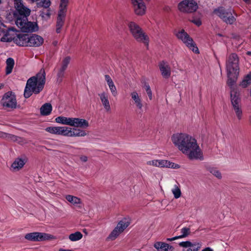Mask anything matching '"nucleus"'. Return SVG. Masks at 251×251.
Segmentation results:
<instances>
[{"label": "nucleus", "mask_w": 251, "mask_h": 251, "mask_svg": "<svg viewBox=\"0 0 251 251\" xmlns=\"http://www.w3.org/2000/svg\"><path fill=\"white\" fill-rule=\"evenodd\" d=\"M231 101L236 117L238 120H241L242 117V110L240 104L239 93L234 89L231 92Z\"/></svg>", "instance_id": "obj_11"}, {"label": "nucleus", "mask_w": 251, "mask_h": 251, "mask_svg": "<svg viewBox=\"0 0 251 251\" xmlns=\"http://www.w3.org/2000/svg\"><path fill=\"white\" fill-rule=\"evenodd\" d=\"M72 126L85 128L89 126V123L85 119L73 118Z\"/></svg>", "instance_id": "obj_22"}, {"label": "nucleus", "mask_w": 251, "mask_h": 251, "mask_svg": "<svg viewBox=\"0 0 251 251\" xmlns=\"http://www.w3.org/2000/svg\"><path fill=\"white\" fill-rule=\"evenodd\" d=\"M130 220L129 218H124L120 221L117 226L109 235L107 239L114 240L124 230L129 226Z\"/></svg>", "instance_id": "obj_9"}, {"label": "nucleus", "mask_w": 251, "mask_h": 251, "mask_svg": "<svg viewBox=\"0 0 251 251\" xmlns=\"http://www.w3.org/2000/svg\"><path fill=\"white\" fill-rule=\"evenodd\" d=\"M175 35L176 37L180 40L188 48L195 53H199V49L196 46V44L193 40L185 31L184 29H181L178 31H176Z\"/></svg>", "instance_id": "obj_6"}, {"label": "nucleus", "mask_w": 251, "mask_h": 251, "mask_svg": "<svg viewBox=\"0 0 251 251\" xmlns=\"http://www.w3.org/2000/svg\"><path fill=\"white\" fill-rule=\"evenodd\" d=\"M83 237L82 234L79 231H76L74 233L70 234L69 239L73 242H75L80 240Z\"/></svg>", "instance_id": "obj_33"}, {"label": "nucleus", "mask_w": 251, "mask_h": 251, "mask_svg": "<svg viewBox=\"0 0 251 251\" xmlns=\"http://www.w3.org/2000/svg\"><path fill=\"white\" fill-rule=\"evenodd\" d=\"M65 198L69 202L72 204L75 205L78 207H81L79 204H81L82 201L79 198L71 195H68L66 196Z\"/></svg>", "instance_id": "obj_28"}, {"label": "nucleus", "mask_w": 251, "mask_h": 251, "mask_svg": "<svg viewBox=\"0 0 251 251\" xmlns=\"http://www.w3.org/2000/svg\"><path fill=\"white\" fill-rule=\"evenodd\" d=\"M2 29L3 31L1 32V35H3V36L1 38L0 41L3 42H9L13 40L14 42L17 34V30L14 27L6 28L3 24Z\"/></svg>", "instance_id": "obj_13"}, {"label": "nucleus", "mask_w": 251, "mask_h": 251, "mask_svg": "<svg viewBox=\"0 0 251 251\" xmlns=\"http://www.w3.org/2000/svg\"><path fill=\"white\" fill-rule=\"evenodd\" d=\"M57 81L61 82L62 81L63 78L64 76V73L60 71L58 72L57 75Z\"/></svg>", "instance_id": "obj_44"}, {"label": "nucleus", "mask_w": 251, "mask_h": 251, "mask_svg": "<svg viewBox=\"0 0 251 251\" xmlns=\"http://www.w3.org/2000/svg\"><path fill=\"white\" fill-rule=\"evenodd\" d=\"M238 62V57L237 54L235 53L231 54L227 57L226 62V68L229 76L232 74H234L235 76L238 75L239 73Z\"/></svg>", "instance_id": "obj_5"}, {"label": "nucleus", "mask_w": 251, "mask_h": 251, "mask_svg": "<svg viewBox=\"0 0 251 251\" xmlns=\"http://www.w3.org/2000/svg\"><path fill=\"white\" fill-rule=\"evenodd\" d=\"M131 2L136 15L142 16L145 14L146 6L143 0H132Z\"/></svg>", "instance_id": "obj_17"}, {"label": "nucleus", "mask_w": 251, "mask_h": 251, "mask_svg": "<svg viewBox=\"0 0 251 251\" xmlns=\"http://www.w3.org/2000/svg\"><path fill=\"white\" fill-rule=\"evenodd\" d=\"M159 67L162 76L168 78L171 75V70L168 63L162 61L159 63Z\"/></svg>", "instance_id": "obj_20"}, {"label": "nucleus", "mask_w": 251, "mask_h": 251, "mask_svg": "<svg viewBox=\"0 0 251 251\" xmlns=\"http://www.w3.org/2000/svg\"><path fill=\"white\" fill-rule=\"evenodd\" d=\"M213 13L227 24H232L236 20L231 9H226L223 7H219L215 9Z\"/></svg>", "instance_id": "obj_7"}, {"label": "nucleus", "mask_w": 251, "mask_h": 251, "mask_svg": "<svg viewBox=\"0 0 251 251\" xmlns=\"http://www.w3.org/2000/svg\"><path fill=\"white\" fill-rule=\"evenodd\" d=\"M251 83V74H248L245 79L241 82L240 85L243 88L247 87Z\"/></svg>", "instance_id": "obj_36"}, {"label": "nucleus", "mask_w": 251, "mask_h": 251, "mask_svg": "<svg viewBox=\"0 0 251 251\" xmlns=\"http://www.w3.org/2000/svg\"><path fill=\"white\" fill-rule=\"evenodd\" d=\"M1 104L5 109H16L17 102L15 94L11 91L4 94L1 100Z\"/></svg>", "instance_id": "obj_8"}, {"label": "nucleus", "mask_w": 251, "mask_h": 251, "mask_svg": "<svg viewBox=\"0 0 251 251\" xmlns=\"http://www.w3.org/2000/svg\"><path fill=\"white\" fill-rule=\"evenodd\" d=\"M73 118H68L63 116H59L55 118V121L57 123L72 126Z\"/></svg>", "instance_id": "obj_29"}, {"label": "nucleus", "mask_w": 251, "mask_h": 251, "mask_svg": "<svg viewBox=\"0 0 251 251\" xmlns=\"http://www.w3.org/2000/svg\"><path fill=\"white\" fill-rule=\"evenodd\" d=\"M46 82V73L42 69L35 75L30 77L26 82L24 90V97L27 99L32 94H38L42 91Z\"/></svg>", "instance_id": "obj_3"}, {"label": "nucleus", "mask_w": 251, "mask_h": 251, "mask_svg": "<svg viewBox=\"0 0 251 251\" xmlns=\"http://www.w3.org/2000/svg\"><path fill=\"white\" fill-rule=\"evenodd\" d=\"M71 58L69 56H67L62 60L61 66L67 69V67L70 62Z\"/></svg>", "instance_id": "obj_40"}, {"label": "nucleus", "mask_w": 251, "mask_h": 251, "mask_svg": "<svg viewBox=\"0 0 251 251\" xmlns=\"http://www.w3.org/2000/svg\"><path fill=\"white\" fill-rule=\"evenodd\" d=\"M73 129L70 127H63L62 135L67 137H72Z\"/></svg>", "instance_id": "obj_38"}, {"label": "nucleus", "mask_w": 251, "mask_h": 251, "mask_svg": "<svg viewBox=\"0 0 251 251\" xmlns=\"http://www.w3.org/2000/svg\"><path fill=\"white\" fill-rule=\"evenodd\" d=\"M16 142L20 144H25V139L21 138V137H17V140H16Z\"/></svg>", "instance_id": "obj_47"}, {"label": "nucleus", "mask_w": 251, "mask_h": 251, "mask_svg": "<svg viewBox=\"0 0 251 251\" xmlns=\"http://www.w3.org/2000/svg\"><path fill=\"white\" fill-rule=\"evenodd\" d=\"M45 130L50 133L56 134V127H48Z\"/></svg>", "instance_id": "obj_43"}, {"label": "nucleus", "mask_w": 251, "mask_h": 251, "mask_svg": "<svg viewBox=\"0 0 251 251\" xmlns=\"http://www.w3.org/2000/svg\"><path fill=\"white\" fill-rule=\"evenodd\" d=\"M85 135H86V133L85 131L79 129H73L72 137H82Z\"/></svg>", "instance_id": "obj_35"}, {"label": "nucleus", "mask_w": 251, "mask_h": 251, "mask_svg": "<svg viewBox=\"0 0 251 251\" xmlns=\"http://www.w3.org/2000/svg\"><path fill=\"white\" fill-rule=\"evenodd\" d=\"M192 22L197 26H200L201 25V22L200 19H194L192 20Z\"/></svg>", "instance_id": "obj_48"}, {"label": "nucleus", "mask_w": 251, "mask_h": 251, "mask_svg": "<svg viewBox=\"0 0 251 251\" xmlns=\"http://www.w3.org/2000/svg\"><path fill=\"white\" fill-rule=\"evenodd\" d=\"M6 74H10L13 70L14 65V60L12 58H8L6 61Z\"/></svg>", "instance_id": "obj_31"}, {"label": "nucleus", "mask_w": 251, "mask_h": 251, "mask_svg": "<svg viewBox=\"0 0 251 251\" xmlns=\"http://www.w3.org/2000/svg\"><path fill=\"white\" fill-rule=\"evenodd\" d=\"M181 234L179 236H175L171 238H167V241H172L176 239L183 238L187 237L190 234V229L188 227H183L181 229Z\"/></svg>", "instance_id": "obj_27"}, {"label": "nucleus", "mask_w": 251, "mask_h": 251, "mask_svg": "<svg viewBox=\"0 0 251 251\" xmlns=\"http://www.w3.org/2000/svg\"><path fill=\"white\" fill-rule=\"evenodd\" d=\"M68 4V3H64L63 2H60V9L58 13L56 25V32L57 33L61 32V29L64 25Z\"/></svg>", "instance_id": "obj_12"}, {"label": "nucleus", "mask_w": 251, "mask_h": 251, "mask_svg": "<svg viewBox=\"0 0 251 251\" xmlns=\"http://www.w3.org/2000/svg\"><path fill=\"white\" fill-rule=\"evenodd\" d=\"M147 164L158 167H166L173 169H178L180 167L178 164L166 160H153L147 162Z\"/></svg>", "instance_id": "obj_14"}, {"label": "nucleus", "mask_w": 251, "mask_h": 251, "mask_svg": "<svg viewBox=\"0 0 251 251\" xmlns=\"http://www.w3.org/2000/svg\"><path fill=\"white\" fill-rule=\"evenodd\" d=\"M128 27L132 36L137 42L142 43L146 46L149 45V37L138 25L135 22H130Z\"/></svg>", "instance_id": "obj_4"}, {"label": "nucleus", "mask_w": 251, "mask_h": 251, "mask_svg": "<svg viewBox=\"0 0 251 251\" xmlns=\"http://www.w3.org/2000/svg\"><path fill=\"white\" fill-rule=\"evenodd\" d=\"M237 76L238 75H237L236 76H235L234 74L230 75L229 76H228V79L227 83L228 85L230 87V89H231L230 93L231 92V91L233 90V89L235 90V91H236L237 92H238L237 89H235L234 87V84L235 82V80L234 79L232 78V77H233V78H237Z\"/></svg>", "instance_id": "obj_34"}, {"label": "nucleus", "mask_w": 251, "mask_h": 251, "mask_svg": "<svg viewBox=\"0 0 251 251\" xmlns=\"http://www.w3.org/2000/svg\"><path fill=\"white\" fill-rule=\"evenodd\" d=\"M52 111V106L50 103H46L40 108V113L42 115L47 116L50 114Z\"/></svg>", "instance_id": "obj_30"}, {"label": "nucleus", "mask_w": 251, "mask_h": 251, "mask_svg": "<svg viewBox=\"0 0 251 251\" xmlns=\"http://www.w3.org/2000/svg\"><path fill=\"white\" fill-rule=\"evenodd\" d=\"M60 2H63L64 3H69V0H60Z\"/></svg>", "instance_id": "obj_54"}, {"label": "nucleus", "mask_w": 251, "mask_h": 251, "mask_svg": "<svg viewBox=\"0 0 251 251\" xmlns=\"http://www.w3.org/2000/svg\"><path fill=\"white\" fill-rule=\"evenodd\" d=\"M40 15L44 19H49L50 17V13L49 9H46L45 11H42L40 14Z\"/></svg>", "instance_id": "obj_42"}, {"label": "nucleus", "mask_w": 251, "mask_h": 251, "mask_svg": "<svg viewBox=\"0 0 251 251\" xmlns=\"http://www.w3.org/2000/svg\"><path fill=\"white\" fill-rule=\"evenodd\" d=\"M30 2H34L39 1L38 2L39 7H43L45 8H48L50 6V2L49 0H28Z\"/></svg>", "instance_id": "obj_32"}, {"label": "nucleus", "mask_w": 251, "mask_h": 251, "mask_svg": "<svg viewBox=\"0 0 251 251\" xmlns=\"http://www.w3.org/2000/svg\"><path fill=\"white\" fill-rule=\"evenodd\" d=\"M243 0L246 2H248V3L251 2V0Z\"/></svg>", "instance_id": "obj_56"}, {"label": "nucleus", "mask_w": 251, "mask_h": 251, "mask_svg": "<svg viewBox=\"0 0 251 251\" xmlns=\"http://www.w3.org/2000/svg\"><path fill=\"white\" fill-rule=\"evenodd\" d=\"M25 238L31 241H42L51 239L52 237L47 233L36 232L26 234Z\"/></svg>", "instance_id": "obj_15"}, {"label": "nucleus", "mask_w": 251, "mask_h": 251, "mask_svg": "<svg viewBox=\"0 0 251 251\" xmlns=\"http://www.w3.org/2000/svg\"><path fill=\"white\" fill-rule=\"evenodd\" d=\"M173 143L190 159L203 160V154L196 140L185 133H177L172 135Z\"/></svg>", "instance_id": "obj_1"}, {"label": "nucleus", "mask_w": 251, "mask_h": 251, "mask_svg": "<svg viewBox=\"0 0 251 251\" xmlns=\"http://www.w3.org/2000/svg\"><path fill=\"white\" fill-rule=\"evenodd\" d=\"M28 34H17L14 43L19 46L28 47Z\"/></svg>", "instance_id": "obj_19"}, {"label": "nucleus", "mask_w": 251, "mask_h": 251, "mask_svg": "<svg viewBox=\"0 0 251 251\" xmlns=\"http://www.w3.org/2000/svg\"><path fill=\"white\" fill-rule=\"evenodd\" d=\"M101 103L104 107L106 111H109L111 109L110 103L108 100V95L104 92H103L99 95Z\"/></svg>", "instance_id": "obj_25"}, {"label": "nucleus", "mask_w": 251, "mask_h": 251, "mask_svg": "<svg viewBox=\"0 0 251 251\" xmlns=\"http://www.w3.org/2000/svg\"><path fill=\"white\" fill-rule=\"evenodd\" d=\"M28 42V46L29 47H39L41 46L44 42L43 38L38 35L32 34L29 35Z\"/></svg>", "instance_id": "obj_18"}, {"label": "nucleus", "mask_w": 251, "mask_h": 251, "mask_svg": "<svg viewBox=\"0 0 251 251\" xmlns=\"http://www.w3.org/2000/svg\"><path fill=\"white\" fill-rule=\"evenodd\" d=\"M179 246L183 248L182 251H198L201 247L200 242L192 243L189 241L181 242Z\"/></svg>", "instance_id": "obj_16"}, {"label": "nucleus", "mask_w": 251, "mask_h": 251, "mask_svg": "<svg viewBox=\"0 0 251 251\" xmlns=\"http://www.w3.org/2000/svg\"><path fill=\"white\" fill-rule=\"evenodd\" d=\"M172 192L175 199H178L181 196V192L177 185H175Z\"/></svg>", "instance_id": "obj_37"}, {"label": "nucleus", "mask_w": 251, "mask_h": 251, "mask_svg": "<svg viewBox=\"0 0 251 251\" xmlns=\"http://www.w3.org/2000/svg\"><path fill=\"white\" fill-rule=\"evenodd\" d=\"M104 77H105V81H106L107 85L109 86V88L110 89V90L111 92L112 95L114 97H116L118 95V92L117 91L116 87L115 85H114L113 80H112L110 76L108 75H105Z\"/></svg>", "instance_id": "obj_26"}, {"label": "nucleus", "mask_w": 251, "mask_h": 251, "mask_svg": "<svg viewBox=\"0 0 251 251\" xmlns=\"http://www.w3.org/2000/svg\"><path fill=\"white\" fill-rule=\"evenodd\" d=\"M14 6L19 13L15 24L21 31L33 32L37 31L38 27L36 23L28 21L27 17L30 15L31 11L23 5L22 0H15Z\"/></svg>", "instance_id": "obj_2"}, {"label": "nucleus", "mask_w": 251, "mask_h": 251, "mask_svg": "<svg viewBox=\"0 0 251 251\" xmlns=\"http://www.w3.org/2000/svg\"><path fill=\"white\" fill-rule=\"evenodd\" d=\"M154 247L158 251H173L174 248L170 246L169 244L161 242H157L154 245Z\"/></svg>", "instance_id": "obj_23"}, {"label": "nucleus", "mask_w": 251, "mask_h": 251, "mask_svg": "<svg viewBox=\"0 0 251 251\" xmlns=\"http://www.w3.org/2000/svg\"><path fill=\"white\" fill-rule=\"evenodd\" d=\"M66 70V68L61 66L60 68L59 69V71H60V72H63L64 73L65 72V71Z\"/></svg>", "instance_id": "obj_53"}, {"label": "nucleus", "mask_w": 251, "mask_h": 251, "mask_svg": "<svg viewBox=\"0 0 251 251\" xmlns=\"http://www.w3.org/2000/svg\"><path fill=\"white\" fill-rule=\"evenodd\" d=\"M80 159L83 162H86L88 160V157L85 155H82L80 157Z\"/></svg>", "instance_id": "obj_50"}, {"label": "nucleus", "mask_w": 251, "mask_h": 251, "mask_svg": "<svg viewBox=\"0 0 251 251\" xmlns=\"http://www.w3.org/2000/svg\"><path fill=\"white\" fill-rule=\"evenodd\" d=\"M210 173L219 179H221L222 177L221 173L219 170L217 169H211L210 171Z\"/></svg>", "instance_id": "obj_41"}, {"label": "nucleus", "mask_w": 251, "mask_h": 251, "mask_svg": "<svg viewBox=\"0 0 251 251\" xmlns=\"http://www.w3.org/2000/svg\"><path fill=\"white\" fill-rule=\"evenodd\" d=\"M247 54H249V55H251V52H250V51H248V52H247Z\"/></svg>", "instance_id": "obj_57"}, {"label": "nucleus", "mask_w": 251, "mask_h": 251, "mask_svg": "<svg viewBox=\"0 0 251 251\" xmlns=\"http://www.w3.org/2000/svg\"><path fill=\"white\" fill-rule=\"evenodd\" d=\"M26 162V159L25 157H18L15 159L12 164L11 169L13 171H18L24 167Z\"/></svg>", "instance_id": "obj_21"}, {"label": "nucleus", "mask_w": 251, "mask_h": 251, "mask_svg": "<svg viewBox=\"0 0 251 251\" xmlns=\"http://www.w3.org/2000/svg\"><path fill=\"white\" fill-rule=\"evenodd\" d=\"M8 133L3 132L0 131V137L5 139L7 140Z\"/></svg>", "instance_id": "obj_49"}, {"label": "nucleus", "mask_w": 251, "mask_h": 251, "mask_svg": "<svg viewBox=\"0 0 251 251\" xmlns=\"http://www.w3.org/2000/svg\"><path fill=\"white\" fill-rule=\"evenodd\" d=\"M144 88L150 100H151L152 99V94L150 86L148 84H145Z\"/></svg>", "instance_id": "obj_39"}, {"label": "nucleus", "mask_w": 251, "mask_h": 251, "mask_svg": "<svg viewBox=\"0 0 251 251\" xmlns=\"http://www.w3.org/2000/svg\"><path fill=\"white\" fill-rule=\"evenodd\" d=\"M3 23L0 21V36L1 35V32L3 30L2 29Z\"/></svg>", "instance_id": "obj_52"}, {"label": "nucleus", "mask_w": 251, "mask_h": 251, "mask_svg": "<svg viewBox=\"0 0 251 251\" xmlns=\"http://www.w3.org/2000/svg\"><path fill=\"white\" fill-rule=\"evenodd\" d=\"M63 126H56V134L62 135Z\"/></svg>", "instance_id": "obj_46"}, {"label": "nucleus", "mask_w": 251, "mask_h": 251, "mask_svg": "<svg viewBox=\"0 0 251 251\" xmlns=\"http://www.w3.org/2000/svg\"><path fill=\"white\" fill-rule=\"evenodd\" d=\"M131 99L133 100L134 104L139 109L143 107L142 99L136 91H133L130 93Z\"/></svg>", "instance_id": "obj_24"}, {"label": "nucleus", "mask_w": 251, "mask_h": 251, "mask_svg": "<svg viewBox=\"0 0 251 251\" xmlns=\"http://www.w3.org/2000/svg\"><path fill=\"white\" fill-rule=\"evenodd\" d=\"M201 251H214L210 247H207L203 249Z\"/></svg>", "instance_id": "obj_51"}, {"label": "nucleus", "mask_w": 251, "mask_h": 251, "mask_svg": "<svg viewBox=\"0 0 251 251\" xmlns=\"http://www.w3.org/2000/svg\"><path fill=\"white\" fill-rule=\"evenodd\" d=\"M3 86H4V84L0 83V89H1L2 88H3Z\"/></svg>", "instance_id": "obj_55"}, {"label": "nucleus", "mask_w": 251, "mask_h": 251, "mask_svg": "<svg viewBox=\"0 0 251 251\" xmlns=\"http://www.w3.org/2000/svg\"><path fill=\"white\" fill-rule=\"evenodd\" d=\"M177 8L181 12L192 13L198 9V4L194 0H183L178 4Z\"/></svg>", "instance_id": "obj_10"}, {"label": "nucleus", "mask_w": 251, "mask_h": 251, "mask_svg": "<svg viewBox=\"0 0 251 251\" xmlns=\"http://www.w3.org/2000/svg\"><path fill=\"white\" fill-rule=\"evenodd\" d=\"M17 137L18 136H15V135H14L12 134H8V136L7 137V140L8 141L16 142Z\"/></svg>", "instance_id": "obj_45"}]
</instances>
